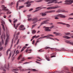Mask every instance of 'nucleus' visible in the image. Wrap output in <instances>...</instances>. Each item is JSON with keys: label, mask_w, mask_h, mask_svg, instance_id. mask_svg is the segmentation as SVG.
I'll list each match as a JSON object with an SVG mask.
<instances>
[{"label": "nucleus", "mask_w": 73, "mask_h": 73, "mask_svg": "<svg viewBox=\"0 0 73 73\" xmlns=\"http://www.w3.org/2000/svg\"><path fill=\"white\" fill-rule=\"evenodd\" d=\"M44 1H45V2H48L47 3L48 4H52V3H53L54 2V3H57L58 4H60V3H62V1L57 2L56 1L57 0H44Z\"/></svg>", "instance_id": "obj_1"}, {"label": "nucleus", "mask_w": 73, "mask_h": 73, "mask_svg": "<svg viewBox=\"0 0 73 73\" xmlns=\"http://www.w3.org/2000/svg\"><path fill=\"white\" fill-rule=\"evenodd\" d=\"M53 12H55V10H51L46 11L44 13H42V16H46V13H53Z\"/></svg>", "instance_id": "obj_2"}, {"label": "nucleus", "mask_w": 73, "mask_h": 73, "mask_svg": "<svg viewBox=\"0 0 73 73\" xmlns=\"http://www.w3.org/2000/svg\"><path fill=\"white\" fill-rule=\"evenodd\" d=\"M64 4L65 5H72L73 3V0H66Z\"/></svg>", "instance_id": "obj_3"}, {"label": "nucleus", "mask_w": 73, "mask_h": 73, "mask_svg": "<svg viewBox=\"0 0 73 73\" xmlns=\"http://www.w3.org/2000/svg\"><path fill=\"white\" fill-rule=\"evenodd\" d=\"M6 37L7 38L6 40L5 45H7L8 42V40H9V32L7 31L6 32Z\"/></svg>", "instance_id": "obj_4"}, {"label": "nucleus", "mask_w": 73, "mask_h": 73, "mask_svg": "<svg viewBox=\"0 0 73 73\" xmlns=\"http://www.w3.org/2000/svg\"><path fill=\"white\" fill-rule=\"evenodd\" d=\"M48 21H49V20L48 19L45 20L44 21L42 22L40 24V25L38 27V29H39V28H40V27H41V25H42L44 24H48Z\"/></svg>", "instance_id": "obj_5"}, {"label": "nucleus", "mask_w": 73, "mask_h": 73, "mask_svg": "<svg viewBox=\"0 0 73 73\" xmlns=\"http://www.w3.org/2000/svg\"><path fill=\"white\" fill-rule=\"evenodd\" d=\"M3 35H2L0 38L2 39V42H0V46H1V47L0 48V50H2L3 49V47H1V44H2V43L3 44L4 43V41L3 40Z\"/></svg>", "instance_id": "obj_6"}, {"label": "nucleus", "mask_w": 73, "mask_h": 73, "mask_svg": "<svg viewBox=\"0 0 73 73\" xmlns=\"http://www.w3.org/2000/svg\"><path fill=\"white\" fill-rule=\"evenodd\" d=\"M57 24H62V25H66V27L67 28H69V27H70V25L69 24L64 23H62V22H58L57 23Z\"/></svg>", "instance_id": "obj_7"}, {"label": "nucleus", "mask_w": 73, "mask_h": 73, "mask_svg": "<svg viewBox=\"0 0 73 73\" xmlns=\"http://www.w3.org/2000/svg\"><path fill=\"white\" fill-rule=\"evenodd\" d=\"M31 3H34V1H31L30 2L28 1L26 3H25L24 4H27V5L26 6V7H29L30 6H31Z\"/></svg>", "instance_id": "obj_8"}, {"label": "nucleus", "mask_w": 73, "mask_h": 73, "mask_svg": "<svg viewBox=\"0 0 73 73\" xmlns=\"http://www.w3.org/2000/svg\"><path fill=\"white\" fill-rule=\"evenodd\" d=\"M60 7V6H55V7H50L47 8V9L49 10V9H56Z\"/></svg>", "instance_id": "obj_9"}, {"label": "nucleus", "mask_w": 73, "mask_h": 73, "mask_svg": "<svg viewBox=\"0 0 73 73\" xmlns=\"http://www.w3.org/2000/svg\"><path fill=\"white\" fill-rule=\"evenodd\" d=\"M1 7H2L3 9L2 10L3 11H9V10L8 9H6L7 8V7H5V5H2Z\"/></svg>", "instance_id": "obj_10"}, {"label": "nucleus", "mask_w": 73, "mask_h": 73, "mask_svg": "<svg viewBox=\"0 0 73 73\" xmlns=\"http://www.w3.org/2000/svg\"><path fill=\"white\" fill-rule=\"evenodd\" d=\"M55 17H60L61 18H65L66 16L65 15H63L62 14H58L55 16Z\"/></svg>", "instance_id": "obj_11"}, {"label": "nucleus", "mask_w": 73, "mask_h": 73, "mask_svg": "<svg viewBox=\"0 0 73 73\" xmlns=\"http://www.w3.org/2000/svg\"><path fill=\"white\" fill-rule=\"evenodd\" d=\"M43 28H45V30L46 31H47V32H49V31H51V30L50 29H49V27H46L45 26H44L43 27Z\"/></svg>", "instance_id": "obj_12"}, {"label": "nucleus", "mask_w": 73, "mask_h": 73, "mask_svg": "<svg viewBox=\"0 0 73 73\" xmlns=\"http://www.w3.org/2000/svg\"><path fill=\"white\" fill-rule=\"evenodd\" d=\"M33 21H34L33 23V24H35L36 23H37L38 21H37V18H35L34 19H33Z\"/></svg>", "instance_id": "obj_13"}, {"label": "nucleus", "mask_w": 73, "mask_h": 73, "mask_svg": "<svg viewBox=\"0 0 73 73\" xmlns=\"http://www.w3.org/2000/svg\"><path fill=\"white\" fill-rule=\"evenodd\" d=\"M49 55V54H46L45 55V58L46 59V60H47V61H50V59H49V58H50L49 57V56H48Z\"/></svg>", "instance_id": "obj_14"}, {"label": "nucleus", "mask_w": 73, "mask_h": 73, "mask_svg": "<svg viewBox=\"0 0 73 73\" xmlns=\"http://www.w3.org/2000/svg\"><path fill=\"white\" fill-rule=\"evenodd\" d=\"M53 33L54 34H55L56 36H61V33H57L56 32H54Z\"/></svg>", "instance_id": "obj_15"}, {"label": "nucleus", "mask_w": 73, "mask_h": 73, "mask_svg": "<svg viewBox=\"0 0 73 73\" xmlns=\"http://www.w3.org/2000/svg\"><path fill=\"white\" fill-rule=\"evenodd\" d=\"M65 42H66V43H67V44H71V45H73V42H71L69 40H65Z\"/></svg>", "instance_id": "obj_16"}, {"label": "nucleus", "mask_w": 73, "mask_h": 73, "mask_svg": "<svg viewBox=\"0 0 73 73\" xmlns=\"http://www.w3.org/2000/svg\"><path fill=\"white\" fill-rule=\"evenodd\" d=\"M47 36H46V37L47 38H50V37H49L50 36H51V37H54V36L52 35H47Z\"/></svg>", "instance_id": "obj_17"}, {"label": "nucleus", "mask_w": 73, "mask_h": 73, "mask_svg": "<svg viewBox=\"0 0 73 73\" xmlns=\"http://www.w3.org/2000/svg\"><path fill=\"white\" fill-rule=\"evenodd\" d=\"M24 0H19V1H18L17 3V6L16 7H18V5H19V2H23L24 1Z\"/></svg>", "instance_id": "obj_18"}, {"label": "nucleus", "mask_w": 73, "mask_h": 73, "mask_svg": "<svg viewBox=\"0 0 73 73\" xmlns=\"http://www.w3.org/2000/svg\"><path fill=\"white\" fill-rule=\"evenodd\" d=\"M63 38H66V39H69L70 38H71V37L66 36H63Z\"/></svg>", "instance_id": "obj_19"}, {"label": "nucleus", "mask_w": 73, "mask_h": 73, "mask_svg": "<svg viewBox=\"0 0 73 73\" xmlns=\"http://www.w3.org/2000/svg\"><path fill=\"white\" fill-rule=\"evenodd\" d=\"M51 56V58H52V57H56V54H52L50 55Z\"/></svg>", "instance_id": "obj_20"}, {"label": "nucleus", "mask_w": 73, "mask_h": 73, "mask_svg": "<svg viewBox=\"0 0 73 73\" xmlns=\"http://www.w3.org/2000/svg\"><path fill=\"white\" fill-rule=\"evenodd\" d=\"M17 19H16L15 20V21H13V26L14 27H15V25H16V24L15 23H16V22H17Z\"/></svg>", "instance_id": "obj_21"}, {"label": "nucleus", "mask_w": 73, "mask_h": 73, "mask_svg": "<svg viewBox=\"0 0 73 73\" xmlns=\"http://www.w3.org/2000/svg\"><path fill=\"white\" fill-rule=\"evenodd\" d=\"M1 25H2L3 28V31H5V27H4V25H3V24L2 23L1 24Z\"/></svg>", "instance_id": "obj_22"}, {"label": "nucleus", "mask_w": 73, "mask_h": 73, "mask_svg": "<svg viewBox=\"0 0 73 73\" xmlns=\"http://www.w3.org/2000/svg\"><path fill=\"white\" fill-rule=\"evenodd\" d=\"M32 33L33 34H35V33H36V31L35 30H33L32 31Z\"/></svg>", "instance_id": "obj_23"}, {"label": "nucleus", "mask_w": 73, "mask_h": 73, "mask_svg": "<svg viewBox=\"0 0 73 73\" xmlns=\"http://www.w3.org/2000/svg\"><path fill=\"white\" fill-rule=\"evenodd\" d=\"M61 12H65V13H68V12L64 10H61Z\"/></svg>", "instance_id": "obj_24"}, {"label": "nucleus", "mask_w": 73, "mask_h": 73, "mask_svg": "<svg viewBox=\"0 0 73 73\" xmlns=\"http://www.w3.org/2000/svg\"><path fill=\"white\" fill-rule=\"evenodd\" d=\"M46 19V18H42L40 19L38 21H40L42 20H45Z\"/></svg>", "instance_id": "obj_25"}, {"label": "nucleus", "mask_w": 73, "mask_h": 73, "mask_svg": "<svg viewBox=\"0 0 73 73\" xmlns=\"http://www.w3.org/2000/svg\"><path fill=\"white\" fill-rule=\"evenodd\" d=\"M9 64H8V68H7L6 67V66H5V67L4 68V69H7V70H8L9 69Z\"/></svg>", "instance_id": "obj_26"}, {"label": "nucleus", "mask_w": 73, "mask_h": 73, "mask_svg": "<svg viewBox=\"0 0 73 73\" xmlns=\"http://www.w3.org/2000/svg\"><path fill=\"white\" fill-rule=\"evenodd\" d=\"M33 19L32 18H29L28 19V21H33Z\"/></svg>", "instance_id": "obj_27"}, {"label": "nucleus", "mask_w": 73, "mask_h": 73, "mask_svg": "<svg viewBox=\"0 0 73 73\" xmlns=\"http://www.w3.org/2000/svg\"><path fill=\"white\" fill-rule=\"evenodd\" d=\"M20 25V23L17 24V25H16L15 26V29H17V27H18V26H19V25Z\"/></svg>", "instance_id": "obj_28"}, {"label": "nucleus", "mask_w": 73, "mask_h": 73, "mask_svg": "<svg viewBox=\"0 0 73 73\" xmlns=\"http://www.w3.org/2000/svg\"><path fill=\"white\" fill-rule=\"evenodd\" d=\"M24 6H19V8L18 9H21V8H24Z\"/></svg>", "instance_id": "obj_29"}, {"label": "nucleus", "mask_w": 73, "mask_h": 73, "mask_svg": "<svg viewBox=\"0 0 73 73\" xmlns=\"http://www.w3.org/2000/svg\"><path fill=\"white\" fill-rule=\"evenodd\" d=\"M24 27V26L23 25H21L19 27V28H23Z\"/></svg>", "instance_id": "obj_30"}, {"label": "nucleus", "mask_w": 73, "mask_h": 73, "mask_svg": "<svg viewBox=\"0 0 73 73\" xmlns=\"http://www.w3.org/2000/svg\"><path fill=\"white\" fill-rule=\"evenodd\" d=\"M43 1V0H39L36 1V2H37V3H39L40 2H41V1Z\"/></svg>", "instance_id": "obj_31"}, {"label": "nucleus", "mask_w": 73, "mask_h": 73, "mask_svg": "<svg viewBox=\"0 0 73 73\" xmlns=\"http://www.w3.org/2000/svg\"><path fill=\"white\" fill-rule=\"evenodd\" d=\"M22 57V55H19V56L18 57V60H20V58L21 57Z\"/></svg>", "instance_id": "obj_32"}, {"label": "nucleus", "mask_w": 73, "mask_h": 73, "mask_svg": "<svg viewBox=\"0 0 73 73\" xmlns=\"http://www.w3.org/2000/svg\"><path fill=\"white\" fill-rule=\"evenodd\" d=\"M36 25H37V24H35L34 25H33L32 26V28H34V27H35V26H36Z\"/></svg>", "instance_id": "obj_33"}, {"label": "nucleus", "mask_w": 73, "mask_h": 73, "mask_svg": "<svg viewBox=\"0 0 73 73\" xmlns=\"http://www.w3.org/2000/svg\"><path fill=\"white\" fill-rule=\"evenodd\" d=\"M10 51V49H9L6 52V55H7V56H8V52H9V51Z\"/></svg>", "instance_id": "obj_34"}, {"label": "nucleus", "mask_w": 73, "mask_h": 73, "mask_svg": "<svg viewBox=\"0 0 73 73\" xmlns=\"http://www.w3.org/2000/svg\"><path fill=\"white\" fill-rule=\"evenodd\" d=\"M2 29H1V27L0 26V35H1V31Z\"/></svg>", "instance_id": "obj_35"}, {"label": "nucleus", "mask_w": 73, "mask_h": 73, "mask_svg": "<svg viewBox=\"0 0 73 73\" xmlns=\"http://www.w3.org/2000/svg\"><path fill=\"white\" fill-rule=\"evenodd\" d=\"M17 39H18V36H17L14 40V42H15L16 40H17Z\"/></svg>", "instance_id": "obj_36"}, {"label": "nucleus", "mask_w": 73, "mask_h": 73, "mask_svg": "<svg viewBox=\"0 0 73 73\" xmlns=\"http://www.w3.org/2000/svg\"><path fill=\"white\" fill-rule=\"evenodd\" d=\"M54 27V26L52 25V26H51L50 27H49V28H50L51 29H52V28H53Z\"/></svg>", "instance_id": "obj_37"}, {"label": "nucleus", "mask_w": 73, "mask_h": 73, "mask_svg": "<svg viewBox=\"0 0 73 73\" xmlns=\"http://www.w3.org/2000/svg\"><path fill=\"white\" fill-rule=\"evenodd\" d=\"M19 51H18V50H17L16 52V55L17 54H19Z\"/></svg>", "instance_id": "obj_38"}, {"label": "nucleus", "mask_w": 73, "mask_h": 73, "mask_svg": "<svg viewBox=\"0 0 73 73\" xmlns=\"http://www.w3.org/2000/svg\"><path fill=\"white\" fill-rule=\"evenodd\" d=\"M66 35H70V33H66Z\"/></svg>", "instance_id": "obj_39"}, {"label": "nucleus", "mask_w": 73, "mask_h": 73, "mask_svg": "<svg viewBox=\"0 0 73 73\" xmlns=\"http://www.w3.org/2000/svg\"><path fill=\"white\" fill-rule=\"evenodd\" d=\"M46 36H41V37L39 38H45V37H46Z\"/></svg>", "instance_id": "obj_40"}, {"label": "nucleus", "mask_w": 73, "mask_h": 73, "mask_svg": "<svg viewBox=\"0 0 73 73\" xmlns=\"http://www.w3.org/2000/svg\"><path fill=\"white\" fill-rule=\"evenodd\" d=\"M11 56V53H10L9 54V57H8V59H9V58H10Z\"/></svg>", "instance_id": "obj_41"}, {"label": "nucleus", "mask_w": 73, "mask_h": 73, "mask_svg": "<svg viewBox=\"0 0 73 73\" xmlns=\"http://www.w3.org/2000/svg\"><path fill=\"white\" fill-rule=\"evenodd\" d=\"M18 70H19L18 69V68H17V69H15L13 70V71H15V72H16V71H17Z\"/></svg>", "instance_id": "obj_42"}, {"label": "nucleus", "mask_w": 73, "mask_h": 73, "mask_svg": "<svg viewBox=\"0 0 73 73\" xmlns=\"http://www.w3.org/2000/svg\"><path fill=\"white\" fill-rule=\"evenodd\" d=\"M39 11V9H36V10L35 11H34V12L35 13V12H37V11Z\"/></svg>", "instance_id": "obj_43"}, {"label": "nucleus", "mask_w": 73, "mask_h": 73, "mask_svg": "<svg viewBox=\"0 0 73 73\" xmlns=\"http://www.w3.org/2000/svg\"><path fill=\"white\" fill-rule=\"evenodd\" d=\"M58 12H61V10L59 9L57 11Z\"/></svg>", "instance_id": "obj_44"}, {"label": "nucleus", "mask_w": 73, "mask_h": 73, "mask_svg": "<svg viewBox=\"0 0 73 73\" xmlns=\"http://www.w3.org/2000/svg\"><path fill=\"white\" fill-rule=\"evenodd\" d=\"M58 17H56L54 18L55 19H56V20H57L59 19V18Z\"/></svg>", "instance_id": "obj_45"}, {"label": "nucleus", "mask_w": 73, "mask_h": 73, "mask_svg": "<svg viewBox=\"0 0 73 73\" xmlns=\"http://www.w3.org/2000/svg\"><path fill=\"white\" fill-rule=\"evenodd\" d=\"M40 38H39L37 40V41L36 42V43H37V42H39L38 40H39V39H40Z\"/></svg>", "instance_id": "obj_46"}, {"label": "nucleus", "mask_w": 73, "mask_h": 73, "mask_svg": "<svg viewBox=\"0 0 73 73\" xmlns=\"http://www.w3.org/2000/svg\"><path fill=\"white\" fill-rule=\"evenodd\" d=\"M25 28L24 27L23 29H20V31H21V30H23V31H24V30H25Z\"/></svg>", "instance_id": "obj_47"}, {"label": "nucleus", "mask_w": 73, "mask_h": 73, "mask_svg": "<svg viewBox=\"0 0 73 73\" xmlns=\"http://www.w3.org/2000/svg\"><path fill=\"white\" fill-rule=\"evenodd\" d=\"M19 40H20V39H19L18 40V41L17 42V43L16 44V45H17V44H19Z\"/></svg>", "instance_id": "obj_48"}, {"label": "nucleus", "mask_w": 73, "mask_h": 73, "mask_svg": "<svg viewBox=\"0 0 73 73\" xmlns=\"http://www.w3.org/2000/svg\"><path fill=\"white\" fill-rule=\"evenodd\" d=\"M19 70H21V71H23V72H24V70L23 69H20Z\"/></svg>", "instance_id": "obj_49"}, {"label": "nucleus", "mask_w": 73, "mask_h": 73, "mask_svg": "<svg viewBox=\"0 0 73 73\" xmlns=\"http://www.w3.org/2000/svg\"><path fill=\"white\" fill-rule=\"evenodd\" d=\"M21 48V46H18L17 47V48H19V49H20Z\"/></svg>", "instance_id": "obj_50"}, {"label": "nucleus", "mask_w": 73, "mask_h": 73, "mask_svg": "<svg viewBox=\"0 0 73 73\" xmlns=\"http://www.w3.org/2000/svg\"><path fill=\"white\" fill-rule=\"evenodd\" d=\"M26 48H27V47L24 46L23 47V48H22V49H24H24H25Z\"/></svg>", "instance_id": "obj_51"}, {"label": "nucleus", "mask_w": 73, "mask_h": 73, "mask_svg": "<svg viewBox=\"0 0 73 73\" xmlns=\"http://www.w3.org/2000/svg\"><path fill=\"white\" fill-rule=\"evenodd\" d=\"M32 70L33 71H37L36 70V69H32Z\"/></svg>", "instance_id": "obj_52"}, {"label": "nucleus", "mask_w": 73, "mask_h": 73, "mask_svg": "<svg viewBox=\"0 0 73 73\" xmlns=\"http://www.w3.org/2000/svg\"><path fill=\"white\" fill-rule=\"evenodd\" d=\"M37 58H38L39 59H40V60H42V59H41L39 57H37Z\"/></svg>", "instance_id": "obj_53"}, {"label": "nucleus", "mask_w": 73, "mask_h": 73, "mask_svg": "<svg viewBox=\"0 0 73 73\" xmlns=\"http://www.w3.org/2000/svg\"><path fill=\"white\" fill-rule=\"evenodd\" d=\"M35 40H33V43H32V44H34L35 43Z\"/></svg>", "instance_id": "obj_54"}, {"label": "nucleus", "mask_w": 73, "mask_h": 73, "mask_svg": "<svg viewBox=\"0 0 73 73\" xmlns=\"http://www.w3.org/2000/svg\"><path fill=\"white\" fill-rule=\"evenodd\" d=\"M72 20V18L69 17L68 19V20Z\"/></svg>", "instance_id": "obj_55"}, {"label": "nucleus", "mask_w": 73, "mask_h": 73, "mask_svg": "<svg viewBox=\"0 0 73 73\" xmlns=\"http://www.w3.org/2000/svg\"><path fill=\"white\" fill-rule=\"evenodd\" d=\"M17 32V31H15V33H14V37H15V35H16V33Z\"/></svg>", "instance_id": "obj_56"}, {"label": "nucleus", "mask_w": 73, "mask_h": 73, "mask_svg": "<svg viewBox=\"0 0 73 73\" xmlns=\"http://www.w3.org/2000/svg\"><path fill=\"white\" fill-rule=\"evenodd\" d=\"M40 37V35H38L35 38H38V37Z\"/></svg>", "instance_id": "obj_57"}, {"label": "nucleus", "mask_w": 73, "mask_h": 73, "mask_svg": "<svg viewBox=\"0 0 73 73\" xmlns=\"http://www.w3.org/2000/svg\"><path fill=\"white\" fill-rule=\"evenodd\" d=\"M32 10H33V9H31L29 10V11H32Z\"/></svg>", "instance_id": "obj_58"}, {"label": "nucleus", "mask_w": 73, "mask_h": 73, "mask_svg": "<svg viewBox=\"0 0 73 73\" xmlns=\"http://www.w3.org/2000/svg\"><path fill=\"white\" fill-rule=\"evenodd\" d=\"M36 35H35L34 36H33L32 37V38H33H33H35L36 37Z\"/></svg>", "instance_id": "obj_59"}, {"label": "nucleus", "mask_w": 73, "mask_h": 73, "mask_svg": "<svg viewBox=\"0 0 73 73\" xmlns=\"http://www.w3.org/2000/svg\"><path fill=\"white\" fill-rule=\"evenodd\" d=\"M71 15L73 16V13H71L69 15V16Z\"/></svg>", "instance_id": "obj_60"}, {"label": "nucleus", "mask_w": 73, "mask_h": 73, "mask_svg": "<svg viewBox=\"0 0 73 73\" xmlns=\"http://www.w3.org/2000/svg\"><path fill=\"white\" fill-rule=\"evenodd\" d=\"M20 34V32H19L18 33H17V35H19Z\"/></svg>", "instance_id": "obj_61"}, {"label": "nucleus", "mask_w": 73, "mask_h": 73, "mask_svg": "<svg viewBox=\"0 0 73 73\" xmlns=\"http://www.w3.org/2000/svg\"><path fill=\"white\" fill-rule=\"evenodd\" d=\"M24 59H25L24 58H23L22 60H21V61H24L25 60Z\"/></svg>", "instance_id": "obj_62"}, {"label": "nucleus", "mask_w": 73, "mask_h": 73, "mask_svg": "<svg viewBox=\"0 0 73 73\" xmlns=\"http://www.w3.org/2000/svg\"><path fill=\"white\" fill-rule=\"evenodd\" d=\"M32 58V57H29L28 58V59H31Z\"/></svg>", "instance_id": "obj_63"}, {"label": "nucleus", "mask_w": 73, "mask_h": 73, "mask_svg": "<svg viewBox=\"0 0 73 73\" xmlns=\"http://www.w3.org/2000/svg\"><path fill=\"white\" fill-rule=\"evenodd\" d=\"M41 8V7H40L36 8V9H38V8Z\"/></svg>", "instance_id": "obj_64"}]
</instances>
